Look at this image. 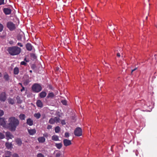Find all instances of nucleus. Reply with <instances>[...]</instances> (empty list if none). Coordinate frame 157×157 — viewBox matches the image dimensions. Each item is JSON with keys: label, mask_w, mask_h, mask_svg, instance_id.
Listing matches in <instances>:
<instances>
[{"label": "nucleus", "mask_w": 157, "mask_h": 157, "mask_svg": "<svg viewBox=\"0 0 157 157\" xmlns=\"http://www.w3.org/2000/svg\"><path fill=\"white\" fill-rule=\"evenodd\" d=\"M9 123L7 127L11 131H15L17 127L19 125L18 120L14 117H11L8 119Z\"/></svg>", "instance_id": "obj_1"}, {"label": "nucleus", "mask_w": 157, "mask_h": 157, "mask_svg": "<svg viewBox=\"0 0 157 157\" xmlns=\"http://www.w3.org/2000/svg\"><path fill=\"white\" fill-rule=\"evenodd\" d=\"M8 51L11 55H16L21 52V49L18 47L14 46L9 48Z\"/></svg>", "instance_id": "obj_2"}, {"label": "nucleus", "mask_w": 157, "mask_h": 157, "mask_svg": "<svg viewBox=\"0 0 157 157\" xmlns=\"http://www.w3.org/2000/svg\"><path fill=\"white\" fill-rule=\"evenodd\" d=\"M42 89L41 86L37 83L34 84L32 87V90L33 91L36 92H39L41 91Z\"/></svg>", "instance_id": "obj_3"}, {"label": "nucleus", "mask_w": 157, "mask_h": 157, "mask_svg": "<svg viewBox=\"0 0 157 157\" xmlns=\"http://www.w3.org/2000/svg\"><path fill=\"white\" fill-rule=\"evenodd\" d=\"M6 26L10 31H13L16 29L15 24L11 21L8 22L6 24Z\"/></svg>", "instance_id": "obj_4"}, {"label": "nucleus", "mask_w": 157, "mask_h": 157, "mask_svg": "<svg viewBox=\"0 0 157 157\" xmlns=\"http://www.w3.org/2000/svg\"><path fill=\"white\" fill-rule=\"evenodd\" d=\"M74 133L75 136H79L82 135V130L79 127L77 128L74 131Z\"/></svg>", "instance_id": "obj_5"}, {"label": "nucleus", "mask_w": 157, "mask_h": 157, "mask_svg": "<svg viewBox=\"0 0 157 157\" xmlns=\"http://www.w3.org/2000/svg\"><path fill=\"white\" fill-rule=\"evenodd\" d=\"M7 97L5 92H2L0 94V101L5 102L6 99Z\"/></svg>", "instance_id": "obj_6"}, {"label": "nucleus", "mask_w": 157, "mask_h": 157, "mask_svg": "<svg viewBox=\"0 0 157 157\" xmlns=\"http://www.w3.org/2000/svg\"><path fill=\"white\" fill-rule=\"evenodd\" d=\"M0 125L3 127H7L6 122L4 118L0 117Z\"/></svg>", "instance_id": "obj_7"}, {"label": "nucleus", "mask_w": 157, "mask_h": 157, "mask_svg": "<svg viewBox=\"0 0 157 157\" xmlns=\"http://www.w3.org/2000/svg\"><path fill=\"white\" fill-rule=\"evenodd\" d=\"M63 143L64 146L67 147L71 144V141L70 140L65 139L63 140Z\"/></svg>", "instance_id": "obj_8"}, {"label": "nucleus", "mask_w": 157, "mask_h": 157, "mask_svg": "<svg viewBox=\"0 0 157 157\" xmlns=\"http://www.w3.org/2000/svg\"><path fill=\"white\" fill-rule=\"evenodd\" d=\"M11 9L8 8H4L3 9V11L6 15L10 14L11 12Z\"/></svg>", "instance_id": "obj_9"}, {"label": "nucleus", "mask_w": 157, "mask_h": 157, "mask_svg": "<svg viewBox=\"0 0 157 157\" xmlns=\"http://www.w3.org/2000/svg\"><path fill=\"white\" fill-rule=\"evenodd\" d=\"M28 131L29 132V133L30 135H34L36 133V130L35 129H29L28 128Z\"/></svg>", "instance_id": "obj_10"}, {"label": "nucleus", "mask_w": 157, "mask_h": 157, "mask_svg": "<svg viewBox=\"0 0 157 157\" xmlns=\"http://www.w3.org/2000/svg\"><path fill=\"white\" fill-rule=\"evenodd\" d=\"M25 47L27 50L29 51H31L32 50L33 46L30 43H27L25 45Z\"/></svg>", "instance_id": "obj_11"}, {"label": "nucleus", "mask_w": 157, "mask_h": 157, "mask_svg": "<svg viewBox=\"0 0 157 157\" xmlns=\"http://www.w3.org/2000/svg\"><path fill=\"white\" fill-rule=\"evenodd\" d=\"M26 123L29 126H32L33 124V121L31 118H29L27 120Z\"/></svg>", "instance_id": "obj_12"}, {"label": "nucleus", "mask_w": 157, "mask_h": 157, "mask_svg": "<svg viewBox=\"0 0 157 157\" xmlns=\"http://www.w3.org/2000/svg\"><path fill=\"white\" fill-rule=\"evenodd\" d=\"M36 104L38 107L42 108L43 106V104L41 100H39L37 101Z\"/></svg>", "instance_id": "obj_13"}, {"label": "nucleus", "mask_w": 157, "mask_h": 157, "mask_svg": "<svg viewBox=\"0 0 157 157\" xmlns=\"http://www.w3.org/2000/svg\"><path fill=\"white\" fill-rule=\"evenodd\" d=\"M38 140L39 143H43L45 141V139L43 136L40 137L38 138Z\"/></svg>", "instance_id": "obj_14"}, {"label": "nucleus", "mask_w": 157, "mask_h": 157, "mask_svg": "<svg viewBox=\"0 0 157 157\" xmlns=\"http://www.w3.org/2000/svg\"><path fill=\"white\" fill-rule=\"evenodd\" d=\"M47 93L44 91H42L40 94V97L41 98H43L45 97L46 96Z\"/></svg>", "instance_id": "obj_15"}, {"label": "nucleus", "mask_w": 157, "mask_h": 157, "mask_svg": "<svg viewBox=\"0 0 157 157\" xmlns=\"http://www.w3.org/2000/svg\"><path fill=\"white\" fill-rule=\"evenodd\" d=\"M6 136L9 139H11L13 137V135L11 134L10 132H6Z\"/></svg>", "instance_id": "obj_16"}, {"label": "nucleus", "mask_w": 157, "mask_h": 157, "mask_svg": "<svg viewBox=\"0 0 157 157\" xmlns=\"http://www.w3.org/2000/svg\"><path fill=\"white\" fill-rule=\"evenodd\" d=\"M8 103L10 104L13 105L15 103V101L14 100L12 99L11 98H9L8 99Z\"/></svg>", "instance_id": "obj_17"}, {"label": "nucleus", "mask_w": 157, "mask_h": 157, "mask_svg": "<svg viewBox=\"0 0 157 157\" xmlns=\"http://www.w3.org/2000/svg\"><path fill=\"white\" fill-rule=\"evenodd\" d=\"M55 96V95L53 92H50L48 93L47 98H52Z\"/></svg>", "instance_id": "obj_18"}, {"label": "nucleus", "mask_w": 157, "mask_h": 157, "mask_svg": "<svg viewBox=\"0 0 157 157\" xmlns=\"http://www.w3.org/2000/svg\"><path fill=\"white\" fill-rule=\"evenodd\" d=\"M52 140H53L57 141L59 140V137L56 135H53L52 137Z\"/></svg>", "instance_id": "obj_19"}, {"label": "nucleus", "mask_w": 157, "mask_h": 157, "mask_svg": "<svg viewBox=\"0 0 157 157\" xmlns=\"http://www.w3.org/2000/svg\"><path fill=\"white\" fill-rule=\"evenodd\" d=\"M56 147L58 149H60L62 146V144L61 143L56 144H55Z\"/></svg>", "instance_id": "obj_20"}, {"label": "nucleus", "mask_w": 157, "mask_h": 157, "mask_svg": "<svg viewBox=\"0 0 157 157\" xmlns=\"http://www.w3.org/2000/svg\"><path fill=\"white\" fill-rule=\"evenodd\" d=\"M16 142L19 146H21L22 144V141L20 139L18 138L16 140Z\"/></svg>", "instance_id": "obj_21"}, {"label": "nucleus", "mask_w": 157, "mask_h": 157, "mask_svg": "<svg viewBox=\"0 0 157 157\" xmlns=\"http://www.w3.org/2000/svg\"><path fill=\"white\" fill-rule=\"evenodd\" d=\"M19 117L21 120H24L25 118V116L24 114H21L19 115Z\"/></svg>", "instance_id": "obj_22"}, {"label": "nucleus", "mask_w": 157, "mask_h": 157, "mask_svg": "<svg viewBox=\"0 0 157 157\" xmlns=\"http://www.w3.org/2000/svg\"><path fill=\"white\" fill-rule=\"evenodd\" d=\"M60 130V128L59 126H57L55 128V132L56 133H59Z\"/></svg>", "instance_id": "obj_23"}, {"label": "nucleus", "mask_w": 157, "mask_h": 157, "mask_svg": "<svg viewBox=\"0 0 157 157\" xmlns=\"http://www.w3.org/2000/svg\"><path fill=\"white\" fill-rule=\"evenodd\" d=\"M16 100L17 101V103L18 104H21L22 102V100L21 99L20 97L17 96L16 97Z\"/></svg>", "instance_id": "obj_24"}, {"label": "nucleus", "mask_w": 157, "mask_h": 157, "mask_svg": "<svg viewBox=\"0 0 157 157\" xmlns=\"http://www.w3.org/2000/svg\"><path fill=\"white\" fill-rule=\"evenodd\" d=\"M54 120L55 123H59L60 121V119L57 117H55L53 118Z\"/></svg>", "instance_id": "obj_25"}, {"label": "nucleus", "mask_w": 157, "mask_h": 157, "mask_svg": "<svg viewBox=\"0 0 157 157\" xmlns=\"http://www.w3.org/2000/svg\"><path fill=\"white\" fill-rule=\"evenodd\" d=\"M5 145L8 149H9L11 147L12 144L11 143L7 142L5 144Z\"/></svg>", "instance_id": "obj_26"}, {"label": "nucleus", "mask_w": 157, "mask_h": 157, "mask_svg": "<svg viewBox=\"0 0 157 157\" xmlns=\"http://www.w3.org/2000/svg\"><path fill=\"white\" fill-rule=\"evenodd\" d=\"M34 116L37 119H39L41 116V115L39 113H35L34 114Z\"/></svg>", "instance_id": "obj_27"}, {"label": "nucleus", "mask_w": 157, "mask_h": 157, "mask_svg": "<svg viewBox=\"0 0 157 157\" xmlns=\"http://www.w3.org/2000/svg\"><path fill=\"white\" fill-rule=\"evenodd\" d=\"M49 123L51 124H53L55 123L53 118H51L49 121Z\"/></svg>", "instance_id": "obj_28"}, {"label": "nucleus", "mask_w": 157, "mask_h": 157, "mask_svg": "<svg viewBox=\"0 0 157 157\" xmlns=\"http://www.w3.org/2000/svg\"><path fill=\"white\" fill-rule=\"evenodd\" d=\"M4 78L6 81H8L9 80V76L7 74L4 75Z\"/></svg>", "instance_id": "obj_29"}, {"label": "nucleus", "mask_w": 157, "mask_h": 157, "mask_svg": "<svg viewBox=\"0 0 157 157\" xmlns=\"http://www.w3.org/2000/svg\"><path fill=\"white\" fill-rule=\"evenodd\" d=\"M5 137V136L2 133L0 132V139H2L4 138Z\"/></svg>", "instance_id": "obj_30"}, {"label": "nucleus", "mask_w": 157, "mask_h": 157, "mask_svg": "<svg viewBox=\"0 0 157 157\" xmlns=\"http://www.w3.org/2000/svg\"><path fill=\"white\" fill-rule=\"evenodd\" d=\"M19 72V69H14V74L17 75Z\"/></svg>", "instance_id": "obj_31"}, {"label": "nucleus", "mask_w": 157, "mask_h": 157, "mask_svg": "<svg viewBox=\"0 0 157 157\" xmlns=\"http://www.w3.org/2000/svg\"><path fill=\"white\" fill-rule=\"evenodd\" d=\"M37 157H44V156L42 153H40L37 154Z\"/></svg>", "instance_id": "obj_32"}, {"label": "nucleus", "mask_w": 157, "mask_h": 157, "mask_svg": "<svg viewBox=\"0 0 157 157\" xmlns=\"http://www.w3.org/2000/svg\"><path fill=\"white\" fill-rule=\"evenodd\" d=\"M61 123L63 125H65L66 124V123L65 122V121L64 120H62L61 121Z\"/></svg>", "instance_id": "obj_33"}, {"label": "nucleus", "mask_w": 157, "mask_h": 157, "mask_svg": "<svg viewBox=\"0 0 157 157\" xmlns=\"http://www.w3.org/2000/svg\"><path fill=\"white\" fill-rule=\"evenodd\" d=\"M61 102L62 103L63 105H67V102L66 100H62V101H61Z\"/></svg>", "instance_id": "obj_34"}, {"label": "nucleus", "mask_w": 157, "mask_h": 157, "mask_svg": "<svg viewBox=\"0 0 157 157\" xmlns=\"http://www.w3.org/2000/svg\"><path fill=\"white\" fill-rule=\"evenodd\" d=\"M48 136V133L45 132L43 134V136L44 138H47Z\"/></svg>", "instance_id": "obj_35"}, {"label": "nucleus", "mask_w": 157, "mask_h": 157, "mask_svg": "<svg viewBox=\"0 0 157 157\" xmlns=\"http://www.w3.org/2000/svg\"><path fill=\"white\" fill-rule=\"evenodd\" d=\"M3 29V25L0 23V32L2 31Z\"/></svg>", "instance_id": "obj_36"}, {"label": "nucleus", "mask_w": 157, "mask_h": 157, "mask_svg": "<svg viewBox=\"0 0 157 157\" xmlns=\"http://www.w3.org/2000/svg\"><path fill=\"white\" fill-rule=\"evenodd\" d=\"M4 114V112L3 110L0 109V117L2 116Z\"/></svg>", "instance_id": "obj_37"}, {"label": "nucleus", "mask_w": 157, "mask_h": 157, "mask_svg": "<svg viewBox=\"0 0 157 157\" xmlns=\"http://www.w3.org/2000/svg\"><path fill=\"white\" fill-rule=\"evenodd\" d=\"M69 133L68 132H66L65 133V137L66 138H68L69 136Z\"/></svg>", "instance_id": "obj_38"}, {"label": "nucleus", "mask_w": 157, "mask_h": 157, "mask_svg": "<svg viewBox=\"0 0 157 157\" xmlns=\"http://www.w3.org/2000/svg\"><path fill=\"white\" fill-rule=\"evenodd\" d=\"M21 65H24L25 66L27 65L25 61H22L21 63Z\"/></svg>", "instance_id": "obj_39"}, {"label": "nucleus", "mask_w": 157, "mask_h": 157, "mask_svg": "<svg viewBox=\"0 0 157 157\" xmlns=\"http://www.w3.org/2000/svg\"><path fill=\"white\" fill-rule=\"evenodd\" d=\"M4 0H0V5L4 4Z\"/></svg>", "instance_id": "obj_40"}, {"label": "nucleus", "mask_w": 157, "mask_h": 157, "mask_svg": "<svg viewBox=\"0 0 157 157\" xmlns=\"http://www.w3.org/2000/svg\"><path fill=\"white\" fill-rule=\"evenodd\" d=\"M13 157H20L16 153H14L13 154Z\"/></svg>", "instance_id": "obj_41"}, {"label": "nucleus", "mask_w": 157, "mask_h": 157, "mask_svg": "<svg viewBox=\"0 0 157 157\" xmlns=\"http://www.w3.org/2000/svg\"><path fill=\"white\" fill-rule=\"evenodd\" d=\"M52 126L50 125H48L47 126V129H50L52 128Z\"/></svg>", "instance_id": "obj_42"}, {"label": "nucleus", "mask_w": 157, "mask_h": 157, "mask_svg": "<svg viewBox=\"0 0 157 157\" xmlns=\"http://www.w3.org/2000/svg\"><path fill=\"white\" fill-rule=\"evenodd\" d=\"M17 45L20 46V47H22L23 45L21 43L19 42L17 43Z\"/></svg>", "instance_id": "obj_43"}, {"label": "nucleus", "mask_w": 157, "mask_h": 157, "mask_svg": "<svg viewBox=\"0 0 157 157\" xmlns=\"http://www.w3.org/2000/svg\"><path fill=\"white\" fill-rule=\"evenodd\" d=\"M60 155V153H57L56 154V157H59Z\"/></svg>", "instance_id": "obj_44"}, {"label": "nucleus", "mask_w": 157, "mask_h": 157, "mask_svg": "<svg viewBox=\"0 0 157 157\" xmlns=\"http://www.w3.org/2000/svg\"><path fill=\"white\" fill-rule=\"evenodd\" d=\"M22 88L21 90V92H22L23 91H24L25 90V87L23 86H21Z\"/></svg>", "instance_id": "obj_45"}, {"label": "nucleus", "mask_w": 157, "mask_h": 157, "mask_svg": "<svg viewBox=\"0 0 157 157\" xmlns=\"http://www.w3.org/2000/svg\"><path fill=\"white\" fill-rule=\"evenodd\" d=\"M117 56L119 57H120L121 56L120 54L119 53H118L117 54Z\"/></svg>", "instance_id": "obj_46"}, {"label": "nucleus", "mask_w": 157, "mask_h": 157, "mask_svg": "<svg viewBox=\"0 0 157 157\" xmlns=\"http://www.w3.org/2000/svg\"><path fill=\"white\" fill-rule=\"evenodd\" d=\"M31 56L32 57L33 56V57H34V58H35V57H36L35 56V55L34 54H32L31 55Z\"/></svg>", "instance_id": "obj_47"}, {"label": "nucleus", "mask_w": 157, "mask_h": 157, "mask_svg": "<svg viewBox=\"0 0 157 157\" xmlns=\"http://www.w3.org/2000/svg\"><path fill=\"white\" fill-rule=\"evenodd\" d=\"M24 61H26V62H29V60H26V58H25L24 59Z\"/></svg>", "instance_id": "obj_48"}, {"label": "nucleus", "mask_w": 157, "mask_h": 157, "mask_svg": "<svg viewBox=\"0 0 157 157\" xmlns=\"http://www.w3.org/2000/svg\"><path fill=\"white\" fill-rule=\"evenodd\" d=\"M13 43V41H10V42H9V43L10 44H12V43Z\"/></svg>", "instance_id": "obj_49"}, {"label": "nucleus", "mask_w": 157, "mask_h": 157, "mask_svg": "<svg viewBox=\"0 0 157 157\" xmlns=\"http://www.w3.org/2000/svg\"><path fill=\"white\" fill-rule=\"evenodd\" d=\"M136 70V69H132V71H131V73H132V72L133 71H135Z\"/></svg>", "instance_id": "obj_50"}, {"label": "nucleus", "mask_w": 157, "mask_h": 157, "mask_svg": "<svg viewBox=\"0 0 157 157\" xmlns=\"http://www.w3.org/2000/svg\"><path fill=\"white\" fill-rule=\"evenodd\" d=\"M19 84H20L21 86H23L22 85L21 83H19Z\"/></svg>", "instance_id": "obj_51"}, {"label": "nucleus", "mask_w": 157, "mask_h": 157, "mask_svg": "<svg viewBox=\"0 0 157 157\" xmlns=\"http://www.w3.org/2000/svg\"><path fill=\"white\" fill-rule=\"evenodd\" d=\"M2 75L1 73H0V77H2Z\"/></svg>", "instance_id": "obj_52"}, {"label": "nucleus", "mask_w": 157, "mask_h": 157, "mask_svg": "<svg viewBox=\"0 0 157 157\" xmlns=\"http://www.w3.org/2000/svg\"><path fill=\"white\" fill-rule=\"evenodd\" d=\"M8 153H9V155H11V154H11V152H10V151H8Z\"/></svg>", "instance_id": "obj_53"}, {"label": "nucleus", "mask_w": 157, "mask_h": 157, "mask_svg": "<svg viewBox=\"0 0 157 157\" xmlns=\"http://www.w3.org/2000/svg\"><path fill=\"white\" fill-rule=\"evenodd\" d=\"M5 157H10L9 156H5Z\"/></svg>", "instance_id": "obj_54"}, {"label": "nucleus", "mask_w": 157, "mask_h": 157, "mask_svg": "<svg viewBox=\"0 0 157 157\" xmlns=\"http://www.w3.org/2000/svg\"><path fill=\"white\" fill-rule=\"evenodd\" d=\"M14 69H18V67H15L14 68Z\"/></svg>", "instance_id": "obj_55"}, {"label": "nucleus", "mask_w": 157, "mask_h": 157, "mask_svg": "<svg viewBox=\"0 0 157 157\" xmlns=\"http://www.w3.org/2000/svg\"><path fill=\"white\" fill-rule=\"evenodd\" d=\"M30 71V72H32V70H30V71Z\"/></svg>", "instance_id": "obj_56"}, {"label": "nucleus", "mask_w": 157, "mask_h": 157, "mask_svg": "<svg viewBox=\"0 0 157 157\" xmlns=\"http://www.w3.org/2000/svg\"><path fill=\"white\" fill-rule=\"evenodd\" d=\"M49 87H50V88H51V86H49Z\"/></svg>", "instance_id": "obj_57"}, {"label": "nucleus", "mask_w": 157, "mask_h": 157, "mask_svg": "<svg viewBox=\"0 0 157 157\" xmlns=\"http://www.w3.org/2000/svg\"><path fill=\"white\" fill-rule=\"evenodd\" d=\"M58 69H56V71H58Z\"/></svg>", "instance_id": "obj_58"}, {"label": "nucleus", "mask_w": 157, "mask_h": 157, "mask_svg": "<svg viewBox=\"0 0 157 157\" xmlns=\"http://www.w3.org/2000/svg\"><path fill=\"white\" fill-rule=\"evenodd\" d=\"M147 17H146V19H147Z\"/></svg>", "instance_id": "obj_59"}, {"label": "nucleus", "mask_w": 157, "mask_h": 157, "mask_svg": "<svg viewBox=\"0 0 157 157\" xmlns=\"http://www.w3.org/2000/svg\"><path fill=\"white\" fill-rule=\"evenodd\" d=\"M44 68V67H41V68Z\"/></svg>", "instance_id": "obj_60"}, {"label": "nucleus", "mask_w": 157, "mask_h": 157, "mask_svg": "<svg viewBox=\"0 0 157 157\" xmlns=\"http://www.w3.org/2000/svg\"><path fill=\"white\" fill-rule=\"evenodd\" d=\"M134 69H137V68L136 67V68H135Z\"/></svg>", "instance_id": "obj_61"}]
</instances>
